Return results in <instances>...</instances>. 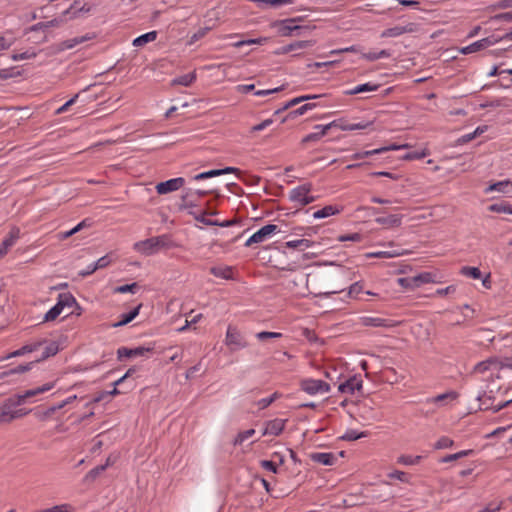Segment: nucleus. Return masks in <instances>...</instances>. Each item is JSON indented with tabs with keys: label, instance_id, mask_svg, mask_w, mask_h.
I'll list each match as a JSON object with an SVG mask.
<instances>
[{
	"label": "nucleus",
	"instance_id": "bb28decb",
	"mask_svg": "<svg viewBox=\"0 0 512 512\" xmlns=\"http://www.w3.org/2000/svg\"><path fill=\"white\" fill-rule=\"evenodd\" d=\"M337 123L338 125L335 127H338L342 131L363 130L372 124L371 122L346 123L341 121H337Z\"/></svg>",
	"mask_w": 512,
	"mask_h": 512
},
{
	"label": "nucleus",
	"instance_id": "4d7b16f0",
	"mask_svg": "<svg viewBox=\"0 0 512 512\" xmlns=\"http://www.w3.org/2000/svg\"><path fill=\"white\" fill-rule=\"evenodd\" d=\"M272 123H273V119H271V118L265 119L261 123L252 126L251 127V132L262 131V130L266 129L267 127H269Z\"/></svg>",
	"mask_w": 512,
	"mask_h": 512
},
{
	"label": "nucleus",
	"instance_id": "9d476101",
	"mask_svg": "<svg viewBox=\"0 0 512 512\" xmlns=\"http://www.w3.org/2000/svg\"><path fill=\"white\" fill-rule=\"evenodd\" d=\"M498 41H499V39L494 36L483 38L481 40L475 41L474 43H472L468 46L463 47L461 49V53L465 54V55L471 54V53L480 51L482 49H485L491 45H494Z\"/></svg>",
	"mask_w": 512,
	"mask_h": 512
},
{
	"label": "nucleus",
	"instance_id": "5fc2aeb1",
	"mask_svg": "<svg viewBox=\"0 0 512 512\" xmlns=\"http://www.w3.org/2000/svg\"><path fill=\"white\" fill-rule=\"evenodd\" d=\"M470 452H471L470 450H463V451H460V452H457V453H454V454L447 455V456H445L442 459V462L455 461V460L460 459V458H462L464 456H467Z\"/></svg>",
	"mask_w": 512,
	"mask_h": 512
},
{
	"label": "nucleus",
	"instance_id": "79ce46f5",
	"mask_svg": "<svg viewBox=\"0 0 512 512\" xmlns=\"http://www.w3.org/2000/svg\"><path fill=\"white\" fill-rule=\"evenodd\" d=\"M255 434V429H248L246 431L237 434L233 441L234 446L241 445L245 440L252 437Z\"/></svg>",
	"mask_w": 512,
	"mask_h": 512
},
{
	"label": "nucleus",
	"instance_id": "774afa93",
	"mask_svg": "<svg viewBox=\"0 0 512 512\" xmlns=\"http://www.w3.org/2000/svg\"><path fill=\"white\" fill-rule=\"evenodd\" d=\"M398 282L399 284L402 286V287H405V288H415L416 286H414V283H413V277H408V278H399L398 279Z\"/></svg>",
	"mask_w": 512,
	"mask_h": 512
},
{
	"label": "nucleus",
	"instance_id": "c9c22d12",
	"mask_svg": "<svg viewBox=\"0 0 512 512\" xmlns=\"http://www.w3.org/2000/svg\"><path fill=\"white\" fill-rule=\"evenodd\" d=\"M403 252L398 250H381V251H375L368 253L367 257H374V258H395L400 255H402Z\"/></svg>",
	"mask_w": 512,
	"mask_h": 512
},
{
	"label": "nucleus",
	"instance_id": "0eeeda50",
	"mask_svg": "<svg viewBox=\"0 0 512 512\" xmlns=\"http://www.w3.org/2000/svg\"><path fill=\"white\" fill-rule=\"evenodd\" d=\"M301 389L310 395L323 394L330 391V385L319 379H304L301 381Z\"/></svg>",
	"mask_w": 512,
	"mask_h": 512
},
{
	"label": "nucleus",
	"instance_id": "69168bd1",
	"mask_svg": "<svg viewBox=\"0 0 512 512\" xmlns=\"http://www.w3.org/2000/svg\"><path fill=\"white\" fill-rule=\"evenodd\" d=\"M111 260L108 255L102 256L96 262H94L97 269H102L107 267L110 264Z\"/></svg>",
	"mask_w": 512,
	"mask_h": 512
},
{
	"label": "nucleus",
	"instance_id": "4be33fe9",
	"mask_svg": "<svg viewBox=\"0 0 512 512\" xmlns=\"http://www.w3.org/2000/svg\"><path fill=\"white\" fill-rule=\"evenodd\" d=\"M500 192V193H511L512 192V182L509 180H503L489 185L486 189V193L490 192Z\"/></svg>",
	"mask_w": 512,
	"mask_h": 512
},
{
	"label": "nucleus",
	"instance_id": "f704fd0d",
	"mask_svg": "<svg viewBox=\"0 0 512 512\" xmlns=\"http://www.w3.org/2000/svg\"><path fill=\"white\" fill-rule=\"evenodd\" d=\"M88 39L89 38L86 36L74 37L72 39H68L59 44V50L64 51V50L72 49L75 46H77L78 44H81Z\"/></svg>",
	"mask_w": 512,
	"mask_h": 512
},
{
	"label": "nucleus",
	"instance_id": "a211bd4d",
	"mask_svg": "<svg viewBox=\"0 0 512 512\" xmlns=\"http://www.w3.org/2000/svg\"><path fill=\"white\" fill-rule=\"evenodd\" d=\"M210 273L217 278L224 280H232L234 279V270L233 267L227 265H219L213 266L210 268Z\"/></svg>",
	"mask_w": 512,
	"mask_h": 512
},
{
	"label": "nucleus",
	"instance_id": "4c0bfd02",
	"mask_svg": "<svg viewBox=\"0 0 512 512\" xmlns=\"http://www.w3.org/2000/svg\"><path fill=\"white\" fill-rule=\"evenodd\" d=\"M58 351L59 345L57 344V342H50L48 345L45 346L41 357L37 361L44 360L51 356H54L58 353Z\"/></svg>",
	"mask_w": 512,
	"mask_h": 512
},
{
	"label": "nucleus",
	"instance_id": "6ab92c4d",
	"mask_svg": "<svg viewBox=\"0 0 512 512\" xmlns=\"http://www.w3.org/2000/svg\"><path fill=\"white\" fill-rule=\"evenodd\" d=\"M285 422L286 421L283 419H274L267 422L266 427L263 431V435L278 436L284 430Z\"/></svg>",
	"mask_w": 512,
	"mask_h": 512
},
{
	"label": "nucleus",
	"instance_id": "f8f14e48",
	"mask_svg": "<svg viewBox=\"0 0 512 512\" xmlns=\"http://www.w3.org/2000/svg\"><path fill=\"white\" fill-rule=\"evenodd\" d=\"M19 237V228L13 227L0 244V259L3 258L8 253L9 249L16 244Z\"/></svg>",
	"mask_w": 512,
	"mask_h": 512
},
{
	"label": "nucleus",
	"instance_id": "473e14b6",
	"mask_svg": "<svg viewBox=\"0 0 512 512\" xmlns=\"http://www.w3.org/2000/svg\"><path fill=\"white\" fill-rule=\"evenodd\" d=\"M488 210L495 213H504L512 215V205L505 201L491 204L488 207Z\"/></svg>",
	"mask_w": 512,
	"mask_h": 512
},
{
	"label": "nucleus",
	"instance_id": "f257e3e1",
	"mask_svg": "<svg viewBox=\"0 0 512 512\" xmlns=\"http://www.w3.org/2000/svg\"><path fill=\"white\" fill-rule=\"evenodd\" d=\"M55 386L54 382L46 383L40 387L26 390L22 394L6 399L0 406V423H8L13 420L14 408L26 402L29 398L51 390Z\"/></svg>",
	"mask_w": 512,
	"mask_h": 512
},
{
	"label": "nucleus",
	"instance_id": "f3484780",
	"mask_svg": "<svg viewBox=\"0 0 512 512\" xmlns=\"http://www.w3.org/2000/svg\"><path fill=\"white\" fill-rule=\"evenodd\" d=\"M150 351L149 348L145 347H137V348H127V347H121L117 350V357L119 360H122L123 358H130V357H137V356H143L146 353Z\"/></svg>",
	"mask_w": 512,
	"mask_h": 512
},
{
	"label": "nucleus",
	"instance_id": "37998d69",
	"mask_svg": "<svg viewBox=\"0 0 512 512\" xmlns=\"http://www.w3.org/2000/svg\"><path fill=\"white\" fill-rule=\"evenodd\" d=\"M107 469V465H99L95 468L91 469L86 475H85V481H94L102 472H104Z\"/></svg>",
	"mask_w": 512,
	"mask_h": 512
},
{
	"label": "nucleus",
	"instance_id": "09e8293b",
	"mask_svg": "<svg viewBox=\"0 0 512 512\" xmlns=\"http://www.w3.org/2000/svg\"><path fill=\"white\" fill-rule=\"evenodd\" d=\"M216 176H220V173L218 172V169H213V170L201 172V173L193 176L192 180L200 181V180H205V179H208V178H213V177H216Z\"/></svg>",
	"mask_w": 512,
	"mask_h": 512
},
{
	"label": "nucleus",
	"instance_id": "864d4df0",
	"mask_svg": "<svg viewBox=\"0 0 512 512\" xmlns=\"http://www.w3.org/2000/svg\"><path fill=\"white\" fill-rule=\"evenodd\" d=\"M431 281L430 273H421L413 277L414 286L419 287L423 283H429Z\"/></svg>",
	"mask_w": 512,
	"mask_h": 512
},
{
	"label": "nucleus",
	"instance_id": "3c124183",
	"mask_svg": "<svg viewBox=\"0 0 512 512\" xmlns=\"http://www.w3.org/2000/svg\"><path fill=\"white\" fill-rule=\"evenodd\" d=\"M429 154L428 150L424 149L422 151H413L405 154L403 156L404 160H419L426 157Z\"/></svg>",
	"mask_w": 512,
	"mask_h": 512
},
{
	"label": "nucleus",
	"instance_id": "b1692460",
	"mask_svg": "<svg viewBox=\"0 0 512 512\" xmlns=\"http://www.w3.org/2000/svg\"><path fill=\"white\" fill-rule=\"evenodd\" d=\"M493 366L498 367L497 358H489L477 363L473 368V373L484 374L489 371Z\"/></svg>",
	"mask_w": 512,
	"mask_h": 512
},
{
	"label": "nucleus",
	"instance_id": "e433bc0d",
	"mask_svg": "<svg viewBox=\"0 0 512 512\" xmlns=\"http://www.w3.org/2000/svg\"><path fill=\"white\" fill-rule=\"evenodd\" d=\"M311 245H312V242L308 239L291 240V241H287L285 243V246L287 248L298 249V250H305V249L311 247Z\"/></svg>",
	"mask_w": 512,
	"mask_h": 512
},
{
	"label": "nucleus",
	"instance_id": "cd10ccee",
	"mask_svg": "<svg viewBox=\"0 0 512 512\" xmlns=\"http://www.w3.org/2000/svg\"><path fill=\"white\" fill-rule=\"evenodd\" d=\"M156 38H157V32L150 31V32H147L145 34H142V35L136 37L133 40L132 44L135 47H142V46L146 45L147 43L155 41Z\"/></svg>",
	"mask_w": 512,
	"mask_h": 512
},
{
	"label": "nucleus",
	"instance_id": "6e6d98bb",
	"mask_svg": "<svg viewBox=\"0 0 512 512\" xmlns=\"http://www.w3.org/2000/svg\"><path fill=\"white\" fill-rule=\"evenodd\" d=\"M388 477L391 478V479H397L401 482H408L409 481V478H408V475L403 472V471H399V470H395L393 472H390L388 474Z\"/></svg>",
	"mask_w": 512,
	"mask_h": 512
},
{
	"label": "nucleus",
	"instance_id": "0e129e2a",
	"mask_svg": "<svg viewBox=\"0 0 512 512\" xmlns=\"http://www.w3.org/2000/svg\"><path fill=\"white\" fill-rule=\"evenodd\" d=\"M34 56H35L34 53H30L27 51V52H23V53H15L11 56V58L13 61H20V60L30 59Z\"/></svg>",
	"mask_w": 512,
	"mask_h": 512
},
{
	"label": "nucleus",
	"instance_id": "680f3d73",
	"mask_svg": "<svg viewBox=\"0 0 512 512\" xmlns=\"http://www.w3.org/2000/svg\"><path fill=\"white\" fill-rule=\"evenodd\" d=\"M260 464L263 469L272 473H277V465L273 461L262 460Z\"/></svg>",
	"mask_w": 512,
	"mask_h": 512
},
{
	"label": "nucleus",
	"instance_id": "c756f323",
	"mask_svg": "<svg viewBox=\"0 0 512 512\" xmlns=\"http://www.w3.org/2000/svg\"><path fill=\"white\" fill-rule=\"evenodd\" d=\"M56 304L64 310L65 307H72L77 304V302L75 297L71 293L67 292L59 294Z\"/></svg>",
	"mask_w": 512,
	"mask_h": 512
},
{
	"label": "nucleus",
	"instance_id": "13d9d810",
	"mask_svg": "<svg viewBox=\"0 0 512 512\" xmlns=\"http://www.w3.org/2000/svg\"><path fill=\"white\" fill-rule=\"evenodd\" d=\"M78 94H76L75 96H73L71 99H69L67 102H65L61 107H59L57 110H56V114H62L64 112H66L68 110V108L73 105L77 98H78Z\"/></svg>",
	"mask_w": 512,
	"mask_h": 512
},
{
	"label": "nucleus",
	"instance_id": "39448f33",
	"mask_svg": "<svg viewBox=\"0 0 512 512\" xmlns=\"http://www.w3.org/2000/svg\"><path fill=\"white\" fill-rule=\"evenodd\" d=\"M312 185L306 183L293 188L289 193V199L299 206H306L316 200L315 196L310 194Z\"/></svg>",
	"mask_w": 512,
	"mask_h": 512
},
{
	"label": "nucleus",
	"instance_id": "7c9ffc66",
	"mask_svg": "<svg viewBox=\"0 0 512 512\" xmlns=\"http://www.w3.org/2000/svg\"><path fill=\"white\" fill-rule=\"evenodd\" d=\"M209 193V191H206V190H194V189H191V188H188V189H185L182 196H181V200L183 203H188L190 201L191 198L193 199H197V198H201L205 195H207Z\"/></svg>",
	"mask_w": 512,
	"mask_h": 512
},
{
	"label": "nucleus",
	"instance_id": "4468645a",
	"mask_svg": "<svg viewBox=\"0 0 512 512\" xmlns=\"http://www.w3.org/2000/svg\"><path fill=\"white\" fill-rule=\"evenodd\" d=\"M336 125H338L337 121H332L326 125H316L315 129H317L319 131L306 135L303 138L302 142L307 143V142L318 141L319 139H321L323 136H325L327 134V132L330 128H332L333 126H336Z\"/></svg>",
	"mask_w": 512,
	"mask_h": 512
},
{
	"label": "nucleus",
	"instance_id": "6e6552de",
	"mask_svg": "<svg viewBox=\"0 0 512 512\" xmlns=\"http://www.w3.org/2000/svg\"><path fill=\"white\" fill-rule=\"evenodd\" d=\"M419 29V25L413 22H409L405 25H397L391 28L383 30L380 34L381 38H395L403 34L415 33Z\"/></svg>",
	"mask_w": 512,
	"mask_h": 512
},
{
	"label": "nucleus",
	"instance_id": "a18cd8bd",
	"mask_svg": "<svg viewBox=\"0 0 512 512\" xmlns=\"http://www.w3.org/2000/svg\"><path fill=\"white\" fill-rule=\"evenodd\" d=\"M255 337L259 341H265L268 339H277L282 337V333L279 332H269V331H261L255 334Z\"/></svg>",
	"mask_w": 512,
	"mask_h": 512
},
{
	"label": "nucleus",
	"instance_id": "49530a36",
	"mask_svg": "<svg viewBox=\"0 0 512 512\" xmlns=\"http://www.w3.org/2000/svg\"><path fill=\"white\" fill-rule=\"evenodd\" d=\"M278 397H279V394L277 392H275L269 397L262 398V399L258 400L256 404L259 409H265L268 406H270Z\"/></svg>",
	"mask_w": 512,
	"mask_h": 512
},
{
	"label": "nucleus",
	"instance_id": "8fccbe9b",
	"mask_svg": "<svg viewBox=\"0 0 512 512\" xmlns=\"http://www.w3.org/2000/svg\"><path fill=\"white\" fill-rule=\"evenodd\" d=\"M62 311L63 310L57 304H55L45 314L44 321H53V320H55L62 313Z\"/></svg>",
	"mask_w": 512,
	"mask_h": 512
},
{
	"label": "nucleus",
	"instance_id": "5701e85b",
	"mask_svg": "<svg viewBox=\"0 0 512 512\" xmlns=\"http://www.w3.org/2000/svg\"><path fill=\"white\" fill-rule=\"evenodd\" d=\"M458 397V394L455 391H449L435 397H430L426 399L427 404H436L439 406H443L446 400H455Z\"/></svg>",
	"mask_w": 512,
	"mask_h": 512
},
{
	"label": "nucleus",
	"instance_id": "393cba45",
	"mask_svg": "<svg viewBox=\"0 0 512 512\" xmlns=\"http://www.w3.org/2000/svg\"><path fill=\"white\" fill-rule=\"evenodd\" d=\"M376 223L386 227H399L402 223V216L392 214L386 217H378L375 219Z\"/></svg>",
	"mask_w": 512,
	"mask_h": 512
},
{
	"label": "nucleus",
	"instance_id": "1a4fd4ad",
	"mask_svg": "<svg viewBox=\"0 0 512 512\" xmlns=\"http://www.w3.org/2000/svg\"><path fill=\"white\" fill-rule=\"evenodd\" d=\"M185 183V178L177 177L158 183L155 189L158 194L164 195L181 189Z\"/></svg>",
	"mask_w": 512,
	"mask_h": 512
},
{
	"label": "nucleus",
	"instance_id": "dca6fc26",
	"mask_svg": "<svg viewBox=\"0 0 512 512\" xmlns=\"http://www.w3.org/2000/svg\"><path fill=\"white\" fill-rule=\"evenodd\" d=\"M43 343H44V341H35L32 343L26 344V345L22 346L21 348L8 354L7 356L3 357L2 360L9 359L12 357L23 356L25 354L37 351L43 345Z\"/></svg>",
	"mask_w": 512,
	"mask_h": 512
},
{
	"label": "nucleus",
	"instance_id": "338daca9",
	"mask_svg": "<svg viewBox=\"0 0 512 512\" xmlns=\"http://www.w3.org/2000/svg\"><path fill=\"white\" fill-rule=\"evenodd\" d=\"M361 235L359 233H352V234H348V235H342L339 237V240L340 241H354V242H358L361 240Z\"/></svg>",
	"mask_w": 512,
	"mask_h": 512
},
{
	"label": "nucleus",
	"instance_id": "a878e982",
	"mask_svg": "<svg viewBox=\"0 0 512 512\" xmlns=\"http://www.w3.org/2000/svg\"><path fill=\"white\" fill-rule=\"evenodd\" d=\"M378 88H379L378 84L367 82L364 84L357 85L350 90H347L346 94L347 95H356V94L364 93V92H373V91L378 90Z\"/></svg>",
	"mask_w": 512,
	"mask_h": 512
},
{
	"label": "nucleus",
	"instance_id": "603ef678",
	"mask_svg": "<svg viewBox=\"0 0 512 512\" xmlns=\"http://www.w3.org/2000/svg\"><path fill=\"white\" fill-rule=\"evenodd\" d=\"M454 444L453 440L443 436L438 439V441L435 443L434 448L435 449H446L452 447Z\"/></svg>",
	"mask_w": 512,
	"mask_h": 512
},
{
	"label": "nucleus",
	"instance_id": "9b49d317",
	"mask_svg": "<svg viewBox=\"0 0 512 512\" xmlns=\"http://www.w3.org/2000/svg\"><path fill=\"white\" fill-rule=\"evenodd\" d=\"M363 381L360 377L352 376L338 386L339 392L353 395L355 391L361 390Z\"/></svg>",
	"mask_w": 512,
	"mask_h": 512
},
{
	"label": "nucleus",
	"instance_id": "72a5a7b5",
	"mask_svg": "<svg viewBox=\"0 0 512 512\" xmlns=\"http://www.w3.org/2000/svg\"><path fill=\"white\" fill-rule=\"evenodd\" d=\"M140 309H141V305H138L133 310H131L129 313L123 314L122 319L119 322L114 323L112 326L120 327V326H124V325L128 324L129 322H131L134 318H136L138 316Z\"/></svg>",
	"mask_w": 512,
	"mask_h": 512
},
{
	"label": "nucleus",
	"instance_id": "20e7f679",
	"mask_svg": "<svg viewBox=\"0 0 512 512\" xmlns=\"http://www.w3.org/2000/svg\"><path fill=\"white\" fill-rule=\"evenodd\" d=\"M224 343L231 352H236L248 346V343L242 333L237 327L232 325L227 327Z\"/></svg>",
	"mask_w": 512,
	"mask_h": 512
},
{
	"label": "nucleus",
	"instance_id": "412c9836",
	"mask_svg": "<svg viewBox=\"0 0 512 512\" xmlns=\"http://www.w3.org/2000/svg\"><path fill=\"white\" fill-rule=\"evenodd\" d=\"M360 322L363 326L366 327H390L391 324L388 320L379 318V317H371L364 316L360 318Z\"/></svg>",
	"mask_w": 512,
	"mask_h": 512
},
{
	"label": "nucleus",
	"instance_id": "052dcab7",
	"mask_svg": "<svg viewBox=\"0 0 512 512\" xmlns=\"http://www.w3.org/2000/svg\"><path fill=\"white\" fill-rule=\"evenodd\" d=\"M265 39L256 38V39H248L241 40L234 44L235 47H242L244 45H252V44H262Z\"/></svg>",
	"mask_w": 512,
	"mask_h": 512
},
{
	"label": "nucleus",
	"instance_id": "2f4dec72",
	"mask_svg": "<svg viewBox=\"0 0 512 512\" xmlns=\"http://www.w3.org/2000/svg\"><path fill=\"white\" fill-rule=\"evenodd\" d=\"M196 80V74L195 72L187 73L184 75H181L177 78H174L172 80L173 85H181L188 87L190 86L194 81Z\"/></svg>",
	"mask_w": 512,
	"mask_h": 512
},
{
	"label": "nucleus",
	"instance_id": "2eb2a0df",
	"mask_svg": "<svg viewBox=\"0 0 512 512\" xmlns=\"http://www.w3.org/2000/svg\"><path fill=\"white\" fill-rule=\"evenodd\" d=\"M32 364H33V362L28 363V364H21L15 368H12V369H9L6 371H2V372H0V380H6V382L10 383V382L14 381L12 379V377L29 371L32 367Z\"/></svg>",
	"mask_w": 512,
	"mask_h": 512
},
{
	"label": "nucleus",
	"instance_id": "f03ea898",
	"mask_svg": "<svg viewBox=\"0 0 512 512\" xmlns=\"http://www.w3.org/2000/svg\"><path fill=\"white\" fill-rule=\"evenodd\" d=\"M172 245L170 236L167 234L151 237L134 244V249L146 256L157 253L160 249L170 248Z\"/></svg>",
	"mask_w": 512,
	"mask_h": 512
},
{
	"label": "nucleus",
	"instance_id": "ddd939ff",
	"mask_svg": "<svg viewBox=\"0 0 512 512\" xmlns=\"http://www.w3.org/2000/svg\"><path fill=\"white\" fill-rule=\"evenodd\" d=\"M311 46H312V43L310 41L300 40V41H295L288 45L281 46L278 49H276L274 51V53L276 55H284V54H288L290 52L306 49Z\"/></svg>",
	"mask_w": 512,
	"mask_h": 512
},
{
	"label": "nucleus",
	"instance_id": "58836bf2",
	"mask_svg": "<svg viewBox=\"0 0 512 512\" xmlns=\"http://www.w3.org/2000/svg\"><path fill=\"white\" fill-rule=\"evenodd\" d=\"M460 273L466 277H470L472 279L481 278V271L477 267L464 266L461 268Z\"/></svg>",
	"mask_w": 512,
	"mask_h": 512
},
{
	"label": "nucleus",
	"instance_id": "ea45409f",
	"mask_svg": "<svg viewBox=\"0 0 512 512\" xmlns=\"http://www.w3.org/2000/svg\"><path fill=\"white\" fill-rule=\"evenodd\" d=\"M366 436V432H358L357 430L349 429L341 436V439L346 441H355Z\"/></svg>",
	"mask_w": 512,
	"mask_h": 512
},
{
	"label": "nucleus",
	"instance_id": "a19ab883",
	"mask_svg": "<svg viewBox=\"0 0 512 512\" xmlns=\"http://www.w3.org/2000/svg\"><path fill=\"white\" fill-rule=\"evenodd\" d=\"M318 97H320V95H303V96L293 98L283 106V109H289L290 107L295 106L303 101L316 99Z\"/></svg>",
	"mask_w": 512,
	"mask_h": 512
},
{
	"label": "nucleus",
	"instance_id": "7ed1b4c3",
	"mask_svg": "<svg viewBox=\"0 0 512 512\" xmlns=\"http://www.w3.org/2000/svg\"><path fill=\"white\" fill-rule=\"evenodd\" d=\"M496 399L495 391L493 389L485 390L482 393H479L477 396V400L480 402L481 410H491L494 413L502 410L510 403H512V398L505 401H500L497 404H494Z\"/></svg>",
	"mask_w": 512,
	"mask_h": 512
},
{
	"label": "nucleus",
	"instance_id": "e2e57ef3",
	"mask_svg": "<svg viewBox=\"0 0 512 512\" xmlns=\"http://www.w3.org/2000/svg\"><path fill=\"white\" fill-rule=\"evenodd\" d=\"M494 21H505V22H512V13L511 12H505L500 13L491 18Z\"/></svg>",
	"mask_w": 512,
	"mask_h": 512
},
{
	"label": "nucleus",
	"instance_id": "423d86ee",
	"mask_svg": "<svg viewBox=\"0 0 512 512\" xmlns=\"http://www.w3.org/2000/svg\"><path fill=\"white\" fill-rule=\"evenodd\" d=\"M278 231V226L275 224L265 225L247 239L245 246L249 247L253 244L262 243Z\"/></svg>",
	"mask_w": 512,
	"mask_h": 512
},
{
	"label": "nucleus",
	"instance_id": "bf43d9fd",
	"mask_svg": "<svg viewBox=\"0 0 512 512\" xmlns=\"http://www.w3.org/2000/svg\"><path fill=\"white\" fill-rule=\"evenodd\" d=\"M14 43L13 39H8L2 35H0V53L2 51L8 50Z\"/></svg>",
	"mask_w": 512,
	"mask_h": 512
},
{
	"label": "nucleus",
	"instance_id": "c85d7f7f",
	"mask_svg": "<svg viewBox=\"0 0 512 512\" xmlns=\"http://www.w3.org/2000/svg\"><path fill=\"white\" fill-rule=\"evenodd\" d=\"M340 212V209L337 206L327 205L322 209H319L313 213V218L322 219L332 215H336Z\"/></svg>",
	"mask_w": 512,
	"mask_h": 512
},
{
	"label": "nucleus",
	"instance_id": "c03bdc74",
	"mask_svg": "<svg viewBox=\"0 0 512 512\" xmlns=\"http://www.w3.org/2000/svg\"><path fill=\"white\" fill-rule=\"evenodd\" d=\"M138 289L137 283L125 284L121 286H117L114 288V293L124 294V293H136Z\"/></svg>",
	"mask_w": 512,
	"mask_h": 512
},
{
	"label": "nucleus",
	"instance_id": "de8ad7c7",
	"mask_svg": "<svg viewBox=\"0 0 512 512\" xmlns=\"http://www.w3.org/2000/svg\"><path fill=\"white\" fill-rule=\"evenodd\" d=\"M421 456L401 455L397 462L403 465H415L419 463Z\"/></svg>",
	"mask_w": 512,
	"mask_h": 512
},
{
	"label": "nucleus",
	"instance_id": "aec40b11",
	"mask_svg": "<svg viewBox=\"0 0 512 512\" xmlns=\"http://www.w3.org/2000/svg\"><path fill=\"white\" fill-rule=\"evenodd\" d=\"M310 458L312 461L322 464V465H326V466L333 465L335 463V461L337 460L335 455L330 452L311 453Z\"/></svg>",
	"mask_w": 512,
	"mask_h": 512
}]
</instances>
